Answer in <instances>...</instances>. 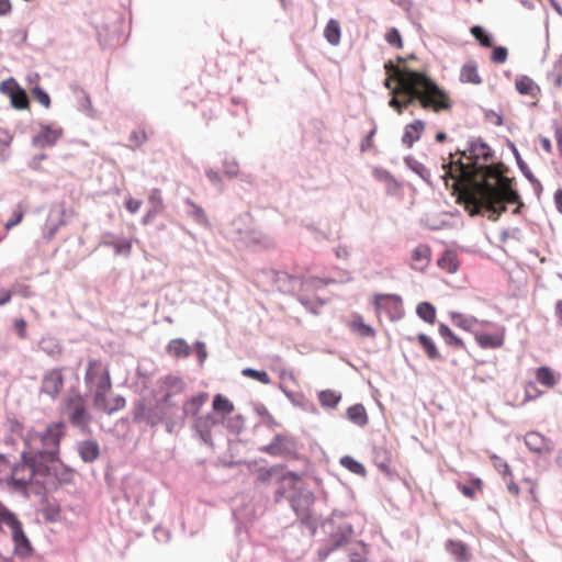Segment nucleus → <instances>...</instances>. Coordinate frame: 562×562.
I'll use <instances>...</instances> for the list:
<instances>
[{"label": "nucleus", "mask_w": 562, "mask_h": 562, "mask_svg": "<svg viewBox=\"0 0 562 562\" xmlns=\"http://www.w3.org/2000/svg\"><path fill=\"white\" fill-rule=\"evenodd\" d=\"M47 460H43L32 464L31 473L27 477H13L8 475L5 479L0 477V484L5 483L10 492L21 494L25 499L30 498L29 485H35L33 494L40 497V503H47V484L45 481L38 480L37 476H54V469Z\"/></svg>", "instance_id": "1"}, {"label": "nucleus", "mask_w": 562, "mask_h": 562, "mask_svg": "<svg viewBox=\"0 0 562 562\" xmlns=\"http://www.w3.org/2000/svg\"><path fill=\"white\" fill-rule=\"evenodd\" d=\"M384 69L387 74L396 71V77L400 76V72H403L406 76L407 83L413 89L420 87L426 92L435 94L436 111L450 110L452 108V102L448 92L425 71L413 69L407 66H404L401 70L396 69L391 59L384 63Z\"/></svg>", "instance_id": "2"}, {"label": "nucleus", "mask_w": 562, "mask_h": 562, "mask_svg": "<svg viewBox=\"0 0 562 562\" xmlns=\"http://www.w3.org/2000/svg\"><path fill=\"white\" fill-rule=\"evenodd\" d=\"M324 532L327 537L322 540L316 551L318 562L326 561L331 553L348 544L355 535V528L351 524L345 522L326 528Z\"/></svg>", "instance_id": "3"}, {"label": "nucleus", "mask_w": 562, "mask_h": 562, "mask_svg": "<svg viewBox=\"0 0 562 562\" xmlns=\"http://www.w3.org/2000/svg\"><path fill=\"white\" fill-rule=\"evenodd\" d=\"M165 350L175 359H186L193 353L200 368L204 366L209 357L206 345L202 340H195L190 346L184 338H173L168 341Z\"/></svg>", "instance_id": "4"}, {"label": "nucleus", "mask_w": 562, "mask_h": 562, "mask_svg": "<svg viewBox=\"0 0 562 562\" xmlns=\"http://www.w3.org/2000/svg\"><path fill=\"white\" fill-rule=\"evenodd\" d=\"M501 180L499 188L496 189L490 182H486V202L493 206L497 202L519 203L524 205V201L519 191L515 187V178H505L498 176Z\"/></svg>", "instance_id": "5"}, {"label": "nucleus", "mask_w": 562, "mask_h": 562, "mask_svg": "<svg viewBox=\"0 0 562 562\" xmlns=\"http://www.w3.org/2000/svg\"><path fill=\"white\" fill-rule=\"evenodd\" d=\"M131 415L132 422L136 425L144 423L149 427H156L162 424V417L159 414L157 404L155 403L154 406L148 407L144 396H139L133 402Z\"/></svg>", "instance_id": "6"}, {"label": "nucleus", "mask_w": 562, "mask_h": 562, "mask_svg": "<svg viewBox=\"0 0 562 562\" xmlns=\"http://www.w3.org/2000/svg\"><path fill=\"white\" fill-rule=\"evenodd\" d=\"M66 423L64 420L50 422L45 429L40 432L38 439L44 447L52 448V457L60 454V443L66 436Z\"/></svg>", "instance_id": "7"}, {"label": "nucleus", "mask_w": 562, "mask_h": 562, "mask_svg": "<svg viewBox=\"0 0 562 562\" xmlns=\"http://www.w3.org/2000/svg\"><path fill=\"white\" fill-rule=\"evenodd\" d=\"M315 501L316 496L314 492L307 487L303 480L300 483V486H297L296 490L288 496V502L296 516H301V513L303 512L311 510Z\"/></svg>", "instance_id": "8"}, {"label": "nucleus", "mask_w": 562, "mask_h": 562, "mask_svg": "<svg viewBox=\"0 0 562 562\" xmlns=\"http://www.w3.org/2000/svg\"><path fill=\"white\" fill-rule=\"evenodd\" d=\"M372 305L378 312L382 310H394V313H390V319L392 322H397L404 316L403 300L398 294L375 293L372 299Z\"/></svg>", "instance_id": "9"}, {"label": "nucleus", "mask_w": 562, "mask_h": 562, "mask_svg": "<svg viewBox=\"0 0 562 562\" xmlns=\"http://www.w3.org/2000/svg\"><path fill=\"white\" fill-rule=\"evenodd\" d=\"M11 538L13 541V554L20 559H27L33 555L34 547L26 536L22 521L18 518L11 526Z\"/></svg>", "instance_id": "10"}, {"label": "nucleus", "mask_w": 562, "mask_h": 562, "mask_svg": "<svg viewBox=\"0 0 562 562\" xmlns=\"http://www.w3.org/2000/svg\"><path fill=\"white\" fill-rule=\"evenodd\" d=\"M65 368H53L47 370L42 379L40 394H46L52 400H56L64 387L65 378L63 371Z\"/></svg>", "instance_id": "11"}, {"label": "nucleus", "mask_w": 562, "mask_h": 562, "mask_svg": "<svg viewBox=\"0 0 562 562\" xmlns=\"http://www.w3.org/2000/svg\"><path fill=\"white\" fill-rule=\"evenodd\" d=\"M162 417V425H165L166 432L177 434L186 425V413L179 405L169 407H157Z\"/></svg>", "instance_id": "12"}, {"label": "nucleus", "mask_w": 562, "mask_h": 562, "mask_svg": "<svg viewBox=\"0 0 562 562\" xmlns=\"http://www.w3.org/2000/svg\"><path fill=\"white\" fill-rule=\"evenodd\" d=\"M65 214V203L52 205L47 215L46 223L43 227V238L45 240L49 241L58 232L59 227L66 224Z\"/></svg>", "instance_id": "13"}, {"label": "nucleus", "mask_w": 562, "mask_h": 562, "mask_svg": "<svg viewBox=\"0 0 562 562\" xmlns=\"http://www.w3.org/2000/svg\"><path fill=\"white\" fill-rule=\"evenodd\" d=\"M524 441L529 451L538 456L551 454L555 449V443L552 439L536 430L528 431L524 437Z\"/></svg>", "instance_id": "14"}, {"label": "nucleus", "mask_w": 562, "mask_h": 562, "mask_svg": "<svg viewBox=\"0 0 562 562\" xmlns=\"http://www.w3.org/2000/svg\"><path fill=\"white\" fill-rule=\"evenodd\" d=\"M61 127H52L50 124H41V130L32 137V146L36 148H48L57 144L63 136Z\"/></svg>", "instance_id": "15"}, {"label": "nucleus", "mask_w": 562, "mask_h": 562, "mask_svg": "<svg viewBox=\"0 0 562 562\" xmlns=\"http://www.w3.org/2000/svg\"><path fill=\"white\" fill-rule=\"evenodd\" d=\"M461 157H467L469 154L473 159L490 160L494 157L495 151L492 147L481 137L470 138L467 142V147L463 150H459Z\"/></svg>", "instance_id": "16"}, {"label": "nucleus", "mask_w": 562, "mask_h": 562, "mask_svg": "<svg viewBox=\"0 0 562 562\" xmlns=\"http://www.w3.org/2000/svg\"><path fill=\"white\" fill-rule=\"evenodd\" d=\"M391 456L392 453L386 446L385 439L374 442L372 447L373 463L382 473H384L389 477L393 475V471L390 468Z\"/></svg>", "instance_id": "17"}, {"label": "nucleus", "mask_w": 562, "mask_h": 562, "mask_svg": "<svg viewBox=\"0 0 562 562\" xmlns=\"http://www.w3.org/2000/svg\"><path fill=\"white\" fill-rule=\"evenodd\" d=\"M406 339L408 341H417L429 361H446V357L440 353L435 340L429 335L425 333H418L415 337L407 336Z\"/></svg>", "instance_id": "18"}, {"label": "nucleus", "mask_w": 562, "mask_h": 562, "mask_svg": "<svg viewBox=\"0 0 562 562\" xmlns=\"http://www.w3.org/2000/svg\"><path fill=\"white\" fill-rule=\"evenodd\" d=\"M191 430L193 432V438L199 439L203 445L209 447L210 449H214V440L212 437L213 427L206 422V419L201 415V417H196L192 420Z\"/></svg>", "instance_id": "19"}, {"label": "nucleus", "mask_w": 562, "mask_h": 562, "mask_svg": "<svg viewBox=\"0 0 562 562\" xmlns=\"http://www.w3.org/2000/svg\"><path fill=\"white\" fill-rule=\"evenodd\" d=\"M474 338L482 349H497L504 345L505 327H501V333H487L475 330Z\"/></svg>", "instance_id": "20"}, {"label": "nucleus", "mask_w": 562, "mask_h": 562, "mask_svg": "<svg viewBox=\"0 0 562 562\" xmlns=\"http://www.w3.org/2000/svg\"><path fill=\"white\" fill-rule=\"evenodd\" d=\"M276 282L280 284V290L283 292H295L303 289L304 281L301 276L293 274L286 271L276 272Z\"/></svg>", "instance_id": "21"}, {"label": "nucleus", "mask_w": 562, "mask_h": 562, "mask_svg": "<svg viewBox=\"0 0 562 562\" xmlns=\"http://www.w3.org/2000/svg\"><path fill=\"white\" fill-rule=\"evenodd\" d=\"M445 549L457 562H470L472 558L469 546L462 540L448 539L445 543Z\"/></svg>", "instance_id": "22"}, {"label": "nucleus", "mask_w": 562, "mask_h": 562, "mask_svg": "<svg viewBox=\"0 0 562 562\" xmlns=\"http://www.w3.org/2000/svg\"><path fill=\"white\" fill-rule=\"evenodd\" d=\"M425 122L420 119H416L404 127L402 136V143L405 147L412 148L413 145L420 139L422 134L425 130Z\"/></svg>", "instance_id": "23"}, {"label": "nucleus", "mask_w": 562, "mask_h": 562, "mask_svg": "<svg viewBox=\"0 0 562 562\" xmlns=\"http://www.w3.org/2000/svg\"><path fill=\"white\" fill-rule=\"evenodd\" d=\"M207 400L209 393L204 391L198 392L196 394L186 400V402L182 405V411L183 413H186V418L188 416H191L193 420L196 417H201L199 413Z\"/></svg>", "instance_id": "24"}, {"label": "nucleus", "mask_w": 562, "mask_h": 562, "mask_svg": "<svg viewBox=\"0 0 562 562\" xmlns=\"http://www.w3.org/2000/svg\"><path fill=\"white\" fill-rule=\"evenodd\" d=\"M78 454L85 463L94 462L100 456V445L95 439H85L78 442Z\"/></svg>", "instance_id": "25"}, {"label": "nucleus", "mask_w": 562, "mask_h": 562, "mask_svg": "<svg viewBox=\"0 0 562 562\" xmlns=\"http://www.w3.org/2000/svg\"><path fill=\"white\" fill-rule=\"evenodd\" d=\"M350 330L362 338H373L376 335V330L364 322L361 314L355 313L349 322Z\"/></svg>", "instance_id": "26"}, {"label": "nucleus", "mask_w": 562, "mask_h": 562, "mask_svg": "<svg viewBox=\"0 0 562 562\" xmlns=\"http://www.w3.org/2000/svg\"><path fill=\"white\" fill-rule=\"evenodd\" d=\"M438 334L450 348L464 350L469 353L463 339L458 336L446 323H439Z\"/></svg>", "instance_id": "27"}, {"label": "nucleus", "mask_w": 562, "mask_h": 562, "mask_svg": "<svg viewBox=\"0 0 562 562\" xmlns=\"http://www.w3.org/2000/svg\"><path fill=\"white\" fill-rule=\"evenodd\" d=\"M302 476L295 472L286 469V465H284L282 472L277 477L276 484L278 487H283L285 492H294L297 486H300V483L302 482Z\"/></svg>", "instance_id": "28"}, {"label": "nucleus", "mask_w": 562, "mask_h": 562, "mask_svg": "<svg viewBox=\"0 0 562 562\" xmlns=\"http://www.w3.org/2000/svg\"><path fill=\"white\" fill-rule=\"evenodd\" d=\"M346 418L360 428L369 424V416L362 403H356L349 406L346 409Z\"/></svg>", "instance_id": "29"}, {"label": "nucleus", "mask_w": 562, "mask_h": 562, "mask_svg": "<svg viewBox=\"0 0 562 562\" xmlns=\"http://www.w3.org/2000/svg\"><path fill=\"white\" fill-rule=\"evenodd\" d=\"M515 88L520 95L536 98L540 94V87L527 75H520L516 78Z\"/></svg>", "instance_id": "30"}, {"label": "nucleus", "mask_w": 562, "mask_h": 562, "mask_svg": "<svg viewBox=\"0 0 562 562\" xmlns=\"http://www.w3.org/2000/svg\"><path fill=\"white\" fill-rule=\"evenodd\" d=\"M459 79L463 83H482V78L477 71V63L472 59L465 61L461 67Z\"/></svg>", "instance_id": "31"}, {"label": "nucleus", "mask_w": 562, "mask_h": 562, "mask_svg": "<svg viewBox=\"0 0 562 562\" xmlns=\"http://www.w3.org/2000/svg\"><path fill=\"white\" fill-rule=\"evenodd\" d=\"M186 213L190 216L198 225L209 227L210 221L202 206L195 204L190 198L184 200Z\"/></svg>", "instance_id": "32"}, {"label": "nucleus", "mask_w": 562, "mask_h": 562, "mask_svg": "<svg viewBox=\"0 0 562 562\" xmlns=\"http://www.w3.org/2000/svg\"><path fill=\"white\" fill-rule=\"evenodd\" d=\"M105 237L113 238L114 235L112 233H104L100 245L104 247H112L115 255L128 256L131 254L132 241L130 239L123 237L116 238L112 243H108Z\"/></svg>", "instance_id": "33"}, {"label": "nucleus", "mask_w": 562, "mask_h": 562, "mask_svg": "<svg viewBox=\"0 0 562 562\" xmlns=\"http://www.w3.org/2000/svg\"><path fill=\"white\" fill-rule=\"evenodd\" d=\"M68 418L74 427H78L82 432L89 429V424L92 419L91 414L86 406L78 407L74 412H69Z\"/></svg>", "instance_id": "34"}, {"label": "nucleus", "mask_w": 562, "mask_h": 562, "mask_svg": "<svg viewBox=\"0 0 562 562\" xmlns=\"http://www.w3.org/2000/svg\"><path fill=\"white\" fill-rule=\"evenodd\" d=\"M285 464H274V465H271V467H259L257 469V477H256V481L255 483L256 484H267L271 481H273L276 483L277 481V477L280 475V473L282 472L283 468H284Z\"/></svg>", "instance_id": "35"}, {"label": "nucleus", "mask_w": 562, "mask_h": 562, "mask_svg": "<svg viewBox=\"0 0 562 562\" xmlns=\"http://www.w3.org/2000/svg\"><path fill=\"white\" fill-rule=\"evenodd\" d=\"M212 408L214 413L225 418L234 412L235 405L226 395L217 393L213 396Z\"/></svg>", "instance_id": "36"}, {"label": "nucleus", "mask_w": 562, "mask_h": 562, "mask_svg": "<svg viewBox=\"0 0 562 562\" xmlns=\"http://www.w3.org/2000/svg\"><path fill=\"white\" fill-rule=\"evenodd\" d=\"M405 166L416 173L420 179H423L427 184L431 186V173L430 170L420 161H418L412 155H407L404 157Z\"/></svg>", "instance_id": "37"}, {"label": "nucleus", "mask_w": 562, "mask_h": 562, "mask_svg": "<svg viewBox=\"0 0 562 562\" xmlns=\"http://www.w3.org/2000/svg\"><path fill=\"white\" fill-rule=\"evenodd\" d=\"M449 316L456 327L472 333L473 335L475 333L473 326L480 323L475 316H468L461 312H450Z\"/></svg>", "instance_id": "38"}, {"label": "nucleus", "mask_w": 562, "mask_h": 562, "mask_svg": "<svg viewBox=\"0 0 562 562\" xmlns=\"http://www.w3.org/2000/svg\"><path fill=\"white\" fill-rule=\"evenodd\" d=\"M437 266L440 269L446 270L448 273H456L460 263L457 258V254L451 249H446L437 259Z\"/></svg>", "instance_id": "39"}, {"label": "nucleus", "mask_w": 562, "mask_h": 562, "mask_svg": "<svg viewBox=\"0 0 562 562\" xmlns=\"http://www.w3.org/2000/svg\"><path fill=\"white\" fill-rule=\"evenodd\" d=\"M470 33L482 47L490 48L495 44L494 35L480 24L472 25Z\"/></svg>", "instance_id": "40"}, {"label": "nucleus", "mask_w": 562, "mask_h": 562, "mask_svg": "<svg viewBox=\"0 0 562 562\" xmlns=\"http://www.w3.org/2000/svg\"><path fill=\"white\" fill-rule=\"evenodd\" d=\"M23 452H26L27 459L31 464H34V463L43 461V460H47L52 463L60 461V454H58L57 458L52 457L53 456V454H50L52 448H49V447L43 446V448L36 449V450H32V448H31L30 450H23Z\"/></svg>", "instance_id": "41"}, {"label": "nucleus", "mask_w": 562, "mask_h": 562, "mask_svg": "<svg viewBox=\"0 0 562 562\" xmlns=\"http://www.w3.org/2000/svg\"><path fill=\"white\" fill-rule=\"evenodd\" d=\"M324 37L333 45L337 46L341 40V27L337 19H329L324 29Z\"/></svg>", "instance_id": "42"}, {"label": "nucleus", "mask_w": 562, "mask_h": 562, "mask_svg": "<svg viewBox=\"0 0 562 562\" xmlns=\"http://www.w3.org/2000/svg\"><path fill=\"white\" fill-rule=\"evenodd\" d=\"M319 404L324 408L334 409L341 401V394L330 389L322 390L317 394Z\"/></svg>", "instance_id": "43"}, {"label": "nucleus", "mask_w": 562, "mask_h": 562, "mask_svg": "<svg viewBox=\"0 0 562 562\" xmlns=\"http://www.w3.org/2000/svg\"><path fill=\"white\" fill-rule=\"evenodd\" d=\"M535 375L537 382L547 387H553L558 382L555 371L548 366L537 368Z\"/></svg>", "instance_id": "44"}, {"label": "nucleus", "mask_w": 562, "mask_h": 562, "mask_svg": "<svg viewBox=\"0 0 562 562\" xmlns=\"http://www.w3.org/2000/svg\"><path fill=\"white\" fill-rule=\"evenodd\" d=\"M416 315L427 324H434L437 317L436 306L428 302H419L416 306Z\"/></svg>", "instance_id": "45"}, {"label": "nucleus", "mask_w": 562, "mask_h": 562, "mask_svg": "<svg viewBox=\"0 0 562 562\" xmlns=\"http://www.w3.org/2000/svg\"><path fill=\"white\" fill-rule=\"evenodd\" d=\"M104 368H102V363L98 359H90L87 364L86 374H85V383L88 389H92V385L95 380L100 378V374Z\"/></svg>", "instance_id": "46"}, {"label": "nucleus", "mask_w": 562, "mask_h": 562, "mask_svg": "<svg viewBox=\"0 0 562 562\" xmlns=\"http://www.w3.org/2000/svg\"><path fill=\"white\" fill-rule=\"evenodd\" d=\"M339 463L341 467L347 469L349 472L357 474L359 476L364 477L367 475V469L364 464L357 459H355L352 456L346 454L342 456L339 460Z\"/></svg>", "instance_id": "47"}, {"label": "nucleus", "mask_w": 562, "mask_h": 562, "mask_svg": "<svg viewBox=\"0 0 562 562\" xmlns=\"http://www.w3.org/2000/svg\"><path fill=\"white\" fill-rule=\"evenodd\" d=\"M506 146L512 151L519 171L525 178H529V176L532 175V171L530 170L528 164L522 159L516 144L510 139H506Z\"/></svg>", "instance_id": "48"}, {"label": "nucleus", "mask_w": 562, "mask_h": 562, "mask_svg": "<svg viewBox=\"0 0 562 562\" xmlns=\"http://www.w3.org/2000/svg\"><path fill=\"white\" fill-rule=\"evenodd\" d=\"M229 432L240 435L245 429V417L241 414L224 418V426Z\"/></svg>", "instance_id": "49"}, {"label": "nucleus", "mask_w": 562, "mask_h": 562, "mask_svg": "<svg viewBox=\"0 0 562 562\" xmlns=\"http://www.w3.org/2000/svg\"><path fill=\"white\" fill-rule=\"evenodd\" d=\"M289 401L293 406L299 407L304 412H311L314 414L318 413L316 405L312 401H310L302 392H294V394L292 395V400Z\"/></svg>", "instance_id": "50"}, {"label": "nucleus", "mask_w": 562, "mask_h": 562, "mask_svg": "<svg viewBox=\"0 0 562 562\" xmlns=\"http://www.w3.org/2000/svg\"><path fill=\"white\" fill-rule=\"evenodd\" d=\"M45 506L42 509L44 520L46 522L55 524L61 520V507L59 504L43 503Z\"/></svg>", "instance_id": "51"}, {"label": "nucleus", "mask_w": 562, "mask_h": 562, "mask_svg": "<svg viewBox=\"0 0 562 562\" xmlns=\"http://www.w3.org/2000/svg\"><path fill=\"white\" fill-rule=\"evenodd\" d=\"M299 442L294 437L283 434V441L280 446V457L297 458Z\"/></svg>", "instance_id": "52"}, {"label": "nucleus", "mask_w": 562, "mask_h": 562, "mask_svg": "<svg viewBox=\"0 0 562 562\" xmlns=\"http://www.w3.org/2000/svg\"><path fill=\"white\" fill-rule=\"evenodd\" d=\"M56 463H59L61 467L60 472H57V471L54 472V477H55L56 482L59 485L71 484L74 482L75 469L71 468L70 465L66 464L61 459H60V461H57Z\"/></svg>", "instance_id": "53"}, {"label": "nucleus", "mask_w": 562, "mask_h": 562, "mask_svg": "<svg viewBox=\"0 0 562 562\" xmlns=\"http://www.w3.org/2000/svg\"><path fill=\"white\" fill-rule=\"evenodd\" d=\"M160 382L168 390H173L172 392L175 393H181L186 387V382L180 376L173 374L161 376Z\"/></svg>", "instance_id": "54"}, {"label": "nucleus", "mask_w": 562, "mask_h": 562, "mask_svg": "<svg viewBox=\"0 0 562 562\" xmlns=\"http://www.w3.org/2000/svg\"><path fill=\"white\" fill-rule=\"evenodd\" d=\"M23 87L14 77H9L0 81V93L11 98L14 93L21 92Z\"/></svg>", "instance_id": "55"}, {"label": "nucleus", "mask_w": 562, "mask_h": 562, "mask_svg": "<svg viewBox=\"0 0 562 562\" xmlns=\"http://www.w3.org/2000/svg\"><path fill=\"white\" fill-rule=\"evenodd\" d=\"M18 515L0 501V531L4 532V525L11 529Z\"/></svg>", "instance_id": "56"}, {"label": "nucleus", "mask_w": 562, "mask_h": 562, "mask_svg": "<svg viewBox=\"0 0 562 562\" xmlns=\"http://www.w3.org/2000/svg\"><path fill=\"white\" fill-rule=\"evenodd\" d=\"M282 441L283 434H276L269 443L259 447L258 450L272 457H280V446Z\"/></svg>", "instance_id": "57"}, {"label": "nucleus", "mask_w": 562, "mask_h": 562, "mask_svg": "<svg viewBox=\"0 0 562 562\" xmlns=\"http://www.w3.org/2000/svg\"><path fill=\"white\" fill-rule=\"evenodd\" d=\"M241 374L246 378L256 380L262 384L271 383L270 375L268 374V372L266 370H259V369L247 367L241 370Z\"/></svg>", "instance_id": "58"}, {"label": "nucleus", "mask_w": 562, "mask_h": 562, "mask_svg": "<svg viewBox=\"0 0 562 562\" xmlns=\"http://www.w3.org/2000/svg\"><path fill=\"white\" fill-rule=\"evenodd\" d=\"M33 99L38 102L45 109L50 108L52 99L49 93L40 85H35L31 88Z\"/></svg>", "instance_id": "59"}, {"label": "nucleus", "mask_w": 562, "mask_h": 562, "mask_svg": "<svg viewBox=\"0 0 562 562\" xmlns=\"http://www.w3.org/2000/svg\"><path fill=\"white\" fill-rule=\"evenodd\" d=\"M296 300L308 311L310 313L317 315L318 307L324 305V301L317 297L315 301L312 300L308 295L296 294Z\"/></svg>", "instance_id": "60"}, {"label": "nucleus", "mask_w": 562, "mask_h": 562, "mask_svg": "<svg viewBox=\"0 0 562 562\" xmlns=\"http://www.w3.org/2000/svg\"><path fill=\"white\" fill-rule=\"evenodd\" d=\"M482 484V480L475 477L467 484L458 483V488L465 497L473 498L476 495V492L481 490Z\"/></svg>", "instance_id": "61"}, {"label": "nucleus", "mask_w": 562, "mask_h": 562, "mask_svg": "<svg viewBox=\"0 0 562 562\" xmlns=\"http://www.w3.org/2000/svg\"><path fill=\"white\" fill-rule=\"evenodd\" d=\"M431 249L427 244H419L412 250V260L416 262L425 261L426 265L430 261Z\"/></svg>", "instance_id": "62"}, {"label": "nucleus", "mask_w": 562, "mask_h": 562, "mask_svg": "<svg viewBox=\"0 0 562 562\" xmlns=\"http://www.w3.org/2000/svg\"><path fill=\"white\" fill-rule=\"evenodd\" d=\"M357 543L361 547V549L357 550L351 548L349 550V562H367L369 546L363 540H358Z\"/></svg>", "instance_id": "63"}, {"label": "nucleus", "mask_w": 562, "mask_h": 562, "mask_svg": "<svg viewBox=\"0 0 562 562\" xmlns=\"http://www.w3.org/2000/svg\"><path fill=\"white\" fill-rule=\"evenodd\" d=\"M10 104L15 110H26L30 105V99L26 90L23 88L21 92L11 95Z\"/></svg>", "instance_id": "64"}]
</instances>
